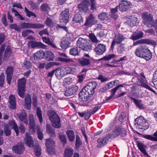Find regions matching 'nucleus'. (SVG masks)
<instances>
[{"mask_svg":"<svg viewBox=\"0 0 157 157\" xmlns=\"http://www.w3.org/2000/svg\"><path fill=\"white\" fill-rule=\"evenodd\" d=\"M135 125L137 128L143 131L147 129L149 127L148 122L141 116L135 120Z\"/></svg>","mask_w":157,"mask_h":157,"instance_id":"nucleus-3","label":"nucleus"},{"mask_svg":"<svg viewBox=\"0 0 157 157\" xmlns=\"http://www.w3.org/2000/svg\"><path fill=\"white\" fill-rule=\"evenodd\" d=\"M77 46L78 48L86 51L88 50V42L87 39L82 38H79L77 41Z\"/></svg>","mask_w":157,"mask_h":157,"instance_id":"nucleus-6","label":"nucleus"},{"mask_svg":"<svg viewBox=\"0 0 157 157\" xmlns=\"http://www.w3.org/2000/svg\"><path fill=\"white\" fill-rule=\"evenodd\" d=\"M97 22L98 20L92 14H90L89 16V26H91Z\"/></svg>","mask_w":157,"mask_h":157,"instance_id":"nucleus-40","label":"nucleus"},{"mask_svg":"<svg viewBox=\"0 0 157 157\" xmlns=\"http://www.w3.org/2000/svg\"><path fill=\"white\" fill-rule=\"evenodd\" d=\"M78 6L80 10L86 12L88 9V1L87 0H83L78 5Z\"/></svg>","mask_w":157,"mask_h":157,"instance_id":"nucleus-24","label":"nucleus"},{"mask_svg":"<svg viewBox=\"0 0 157 157\" xmlns=\"http://www.w3.org/2000/svg\"><path fill=\"white\" fill-rule=\"evenodd\" d=\"M66 75L69 74H73L76 71L75 68L72 67H67L63 68Z\"/></svg>","mask_w":157,"mask_h":157,"instance_id":"nucleus-39","label":"nucleus"},{"mask_svg":"<svg viewBox=\"0 0 157 157\" xmlns=\"http://www.w3.org/2000/svg\"><path fill=\"white\" fill-rule=\"evenodd\" d=\"M90 10L94 11L96 9V2L95 0H90Z\"/></svg>","mask_w":157,"mask_h":157,"instance_id":"nucleus-57","label":"nucleus"},{"mask_svg":"<svg viewBox=\"0 0 157 157\" xmlns=\"http://www.w3.org/2000/svg\"><path fill=\"white\" fill-rule=\"evenodd\" d=\"M70 45V43L68 41L67 38H63L60 43V46L63 49H65L69 47Z\"/></svg>","mask_w":157,"mask_h":157,"instance_id":"nucleus-33","label":"nucleus"},{"mask_svg":"<svg viewBox=\"0 0 157 157\" xmlns=\"http://www.w3.org/2000/svg\"><path fill=\"white\" fill-rule=\"evenodd\" d=\"M10 27L11 29H13L18 32H20L21 31V28L16 24H11L10 25Z\"/></svg>","mask_w":157,"mask_h":157,"instance_id":"nucleus-58","label":"nucleus"},{"mask_svg":"<svg viewBox=\"0 0 157 157\" xmlns=\"http://www.w3.org/2000/svg\"><path fill=\"white\" fill-rule=\"evenodd\" d=\"M135 104L140 109H143L144 108L143 105L141 103L140 101H138L135 98H132Z\"/></svg>","mask_w":157,"mask_h":157,"instance_id":"nucleus-51","label":"nucleus"},{"mask_svg":"<svg viewBox=\"0 0 157 157\" xmlns=\"http://www.w3.org/2000/svg\"><path fill=\"white\" fill-rule=\"evenodd\" d=\"M59 60L61 62H64L67 63L72 62L74 61L72 59H67L61 57L59 58Z\"/></svg>","mask_w":157,"mask_h":157,"instance_id":"nucleus-63","label":"nucleus"},{"mask_svg":"<svg viewBox=\"0 0 157 157\" xmlns=\"http://www.w3.org/2000/svg\"><path fill=\"white\" fill-rule=\"evenodd\" d=\"M11 51L10 47L9 46H7L5 51L4 57L5 58L9 57L11 53Z\"/></svg>","mask_w":157,"mask_h":157,"instance_id":"nucleus-53","label":"nucleus"},{"mask_svg":"<svg viewBox=\"0 0 157 157\" xmlns=\"http://www.w3.org/2000/svg\"><path fill=\"white\" fill-rule=\"evenodd\" d=\"M124 39V38L122 34L120 33L116 34L111 44L110 47L111 50H113L114 47L116 43L117 44H120Z\"/></svg>","mask_w":157,"mask_h":157,"instance_id":"nucleus-11","label":"nucleus"},{"mask_svg":"<svg viewBox=\"0 0 157 157\" xmlns=\"http://www.w3.org/2000/svg\"><path fill=\"white\" fill-rule=\"evenodd\" d=\"M154 43H155V42L154 41L148 39H144L139 40L134 42L133 45V46H135L137 45L144 44H154Z\"/></svg>","mask_w":157,"mask_h":157,"instance_id":"nucleus-20","label":"nucleus"},{"mask_svg":"<svg viewBox=\"0 0 157 157\" xmlns=\"http://www.w3.org/2000/svg\"><path fill=\"white\" fill-rule=\"evenodd\" d=\"M74 152L73 149L71 147H67L65 150L64 157H71Z\"/></svg>","mask_w":157,"mask_h":157,"instance_id":"nucleus-36","label":"nucleus"},{"mask_svg":"<svg viewBox=\"0 0 157 157\" xmlns=\"http://www.w3.org/2000/svg\"><path fill=\"white\" fill-rule=\"evenodd\" d=\"M126 130L125 128L121 127H117L111 136L113 138H115L119 135L123 136L126 135Z\"/></svg>","mask_w":157,"mask_h":157,"instance_id":"nucleus-10","label":"nucleus"},{"mask_svg":"<svg viewBox=\"0 0 157 157\" xmlns=\"http://www.w3.org/2000/svg\"><path fill=\"white\" fill-rule=\"evenodd\" d=\"M55 141L51 138L46 140V145L47 151L49 153H51L54 150L55 146Z\"/></svg>","mask_w":157,"mask_h":157,"instance_id":"nucleus-13","label":"nucleus"},{"mask_svg":"<svg viewBox=\"0 0 157 157\" xmlns=\"http://www.w3.org/2000/svg\"><path fill=\"white\" fill-rule=\"evenodd\" d=\"M117 57L116 55L114 54H112L108 55V56H105L101 59H103L105 60H108L112 58H116Z\"/></svg>","mask_w":157,"mask_h":157,"instance_id":"nucleus-54","label":"nucleus"},{"mask_svg":"<svg viewBox=\"0 0 157 157\" xmlns=\"http://www.w3.org/2000/svg\"><path fill=\"white\" fill-rule=\"evenodd\" d=\"M9 101L10 107L12 109H15L16 108V100L15 96L11 94L9 97Z\"/></svg>","mask_w":157,"mask_h":157,"instance_id":"nucleus-30","label":"nucleus"},{"mask_svg":"<svg viewBox=\"0 0 157 157\" xmlns=\"http://www.w3.org/2000/svg\"><path fill=\"white\" fill-rule=\"evenodd\" d=\"M46 131L48 133L51 134L52 136H55L54 129L52 128L51 125L49 124H47L46 125Z\"/></svg>","mask_w":157,"mask_h":157,"instance_id":"nucleus-45","label":"nucleus"},{"mask_svg":"<svg viewBox=\"0 0 157 157\" xmlns=\"http://www.w3.org/2000/svg\"><path fill=\"white\" fill-rule=\"evenodd\" d=\"M69 10L67 9L61 13L59 16L61 23L62 22L63 24H66L68 22L69 17Z\"/></svg>","mask_w":157,"mask_h":157,"instance_id":"nucleus-9","label":"nucleus"},{"mask_svg":"<svg viewBox=\"0 0 157 157\" xmlns=\"http://www.w3.org/2000/svg\"><path fill=\"white\" fill-rule=\"evenodd\" d=\"M137 19L136 17H132L131 18L129 19V20L127 21L128 24L131 26H133L136 24V22L138 23Z\"/></svg>","mask_w":157,"mask_h":157,"instance_id":"nucleus-48","label":"nucleus"},{"mask_svg":"<svg viewBox=\"0 0 157 157\" xmlns=\"http://www.w3.org/2000/svg\"><path fill=\"white\" fill-rule=\"evenodd\" d=\"M88 86H85L79 94V99L81 101L86 102L88 100Z\"/></svg>","mask_w":157,"mask_h":157,"instance_id":"nucleus-8","label":"nucleus"},{"mask_svg":"<svg viewBox=\"0 0 157 157\" xmlns=\"http://www.w3.org/2000/svg\"><path fill=\"white\" fill-rule=\"evenodd\" d=\"M55 75L56 77L59 79H61L63 76L66 75L63 68L61 69H58L56 71Z\"/></svg>","mask_w":157,"mask_h":157,"instance_id":"nucleus-35","label":"nucleus"},{"mask_svg":"<svg viewBox=\"0 0 157 157\" xmlns=\"http://www.w3.org/2000/svg\"><path fill=\"white\" fill-rule=\"evenodd\" d=\"M29 119L30 121L29 125L30 130L31 132L34 133L35 131V124L34 115L32 114H29Z\"/></svg>","mask_w":157,"mask_h":157,"instance_id":"nucleus-17","label":"nucleus"},{"mask_svg":"<svg viewBox=\"0 0 157 157\" xmlns=\"http://www.w3.org/2000/svg\"><path fill=\"white\" fill-rule=\"evenodd\" d=\"M96 54L99 55L102 54L106 50L105 46L102 44H99L95 48Z\"/></svg>","mask_w":157,"mask_h":157,"instance_id":"nucleus-23","label":"nucleus"},{"mask_svg":"<svg viewBox=\"0 0 157 157\" xmlns=\"http://www.w3.org/2000/svg\"><path fill=\"white\" fill-rule=\"evenodd\" d=\"M46 131L48 133L51 134L52 136H55L54 129L52 128L51 125L49 124H47L46 125Z\"/></svg>","mask_w":157,"mask_h":157,"instance_id":"nucleus-46","label":"nucleus"},{"mask_svg":"<svg viewBox=\"0 0 157 157\" xmlns=\"http://www.w3.org/2000/svg\"><path fill=\"white\" fill-rule=\"evenodd\" d=\"M69 52L71 55L74 56L78 55L79 53L78 48L76 47L71 48Z\"/></svg>","mask_w":157,"mask_h":157,"instance_id":"nucleus-49","label":"nucleus"},{"mask_svg":"<svg viewBox=\"0 0 157 157\" xmlns=\"http://www.w3.org/2000/svg\"><path fill=\"white\" fill-rule=\"evenodd\" d=\"M79 63L82 66L87 65L88 64V59L84 57L78 59Z\"/></svg>","mask_w":157,"mask_h":157,"instance_id":"nucleus-43","label":"nucleus"},{"mask_svg":"<svg viewBox=\"0 0 157 157\" xmlns=\"http://www.w3.org/2000/svg\"><path fill=\"white\" fill-rule=\"evenodd\" d=\"M112 138V136H110L109 135H107L105 137L102 139L99 138L97 140L98 144L97 147H101L104 146L108 143L109 141V138Z\"/></svg>","mask_w":157,"mask_h":157,"instance_id":"nucleus-16","label":"nucleus"},{"mask_svg":"<svg viewBox=\"0 0 157 157\" xmlns=\"http://www.w3.org/2000/svg\"><path fill=\"white\" fill-rule=\"evenodd\" d=\"M13 151L17 154H21L24 150L23 145L21 144H18L16 145L13 146Z\"/></svg>","mask_w":157,"mask_h":157,"instance_id":"nucleus-21","label":"nucleus"},{"mask_svg":"<svg viewBox=\"0 0 157 157\" xmlns=\"http://www.w3.org/2000/svg\"><path fill=\"white\" fill-rule=\"evenodd\" d=\"M59 139L63 145H64L67 143V141L65 136L63 134L59 135Z\"/></svg>","mask_w":157,"mask_h":157,"instance_id":"nucleus-55","label":"nucleus"},{"mask_svg":"<svg viewBox=\"0 0 157 157\" xmlns=\"http://www.w3.org/2000/svg\"><path fill=\"white\" fill-rule=\"evenodd\" d=\"M122 85H119L114 88L111 90V94L114 96L115 95V93L117 90H118L120 87H123Z\"/></svg>","mask_w":157,"mask_h":157,"instance_id":"nucleus-59","label":"nucleus"},{"mask_svg":"<svg viewBox=\"0 0 157 157\" xmlns=\"http://www.w3.org/2000/svg\"><path fill=\"white\" fill-rule=\"evenodd\" d=\"M144 33L141 31L134 32L132 35L130 39L133 40H136L143 37Z\"/></svg>","mask_w":157,"mask_h":157,"instance_id":"nucleus-25","label":"nucleus"},{"mask_svg":"<svg viewBox=\"0 0 157 157\" xmlns=\"http://www.w3.org/2000/svg\"><path fill=\"white\" fill-rule=\"evenodd\" d=\"M73 21L75 23L83 22V21L82 19L81 16L79 14H76L74 16Z\"/></svg>","mask_w":157,"mask_h":157,"instance_id":"nucleus-41","label":"nucleus"},{"mask_svg":"<svg viewBox=\"0 0 157 157\" xmlns=\"http://www.w3.org/2000/svg\"><path fill=\"white\" fill-rule=\"evenodd\" d=\"M19 120L23 121L26 125L28 124V121L27 117V115L25 112H21L19 115Z\"/></svg>","mask_w":157,"mask_h":157,"instance_id":"nucleus-34","label":"nucleus"},{"mask_svg":"<svg viewBox=\"0 0 157 157\" xmlns=\"http://www.w3.org/2000/svg\"><path fill=\"white\" fill-rule=\"evenodd\" d=\"M135 54L137 57L144 58L147 60H149L152 57L151 52L147 47L144 45L137 47L135 50Z\"/></svg>","mask_w":157,"mask_h":157,"instance_id":"nucleus-1","label":"nucleus"},{"mask_svg":"<svg viewBox=\"0 0 157 157\" xmlns=\"http://www.w3.org/2000/svg\"><path fill=\"white\" fill-rule=\"evenodd\" d=\"M143 23L146 26L151 27L157 21L154 20L153 15L147 12L143 13L142 14Z\"/></svg>","mask_w":157,"mask_h":157,"instance_id":"nucleus-4","label":"nucleus"},{"mask_svg":"<svg viewBox=\"0 0 157 157\" xmlns=\"http://www.w3.org/2000/svg\"><path fill=\"white\" fill-rule=\"evenodd\" d=\"M72 82V78L69 77L64 78L63 83L65 85H67L71 84Z\"/></svg>","mask_w":157,"mask_h":157,"instance_id":"nucleus-56","label":"nucleus"},{"mask_svg":"<svg viewBox=\"0 0 157 157\" xmlns=\"http://www.w3.org/2000/svg\"><path fill=\"white\" fill-rule=\"evenodd\" d=\"M25 108L27 109H30L31 107V99L30 95L28 94L25 98Z\"/></svg>","mask_w":157,"mask_h":157,"instance_id":"nucleus-29","label":"nucleus"},{"mask_svg":"<svg viewBox=\"0 0 157 157\" xmlns=\"http://www.w3.org/2000/svg\"><path fill=\"white\" fill-rule=\"evenodd\" d=\"M44 25L39 23H23L21 24V29L32 28L40 29L43 28Z\"/></svg>","mask_w":157,"mask_h":157,"instance_id":"nucleus-7","label":"nucleus"},{"mask_svg":"<svg viewBox=\"0 0 157 157\" xmlns=\"http://www.w3.org/2000/svg\"><path fill=\"white\" fill-rule=\"evenodd\" d=\"M5 76L3 73L0 74V86L2 87L4 82Z\"/></svg>","mask_w":157,"mask_h":157,"instance_id":"nucleus-62","label":"nucleus"},{"mask_svg":"<svg viewBox=\"0 0 157 157\" xmlns=\"http://www.w3.org/2000/svg\"><path fill=\"white\" fill-rule=\"evenodd\" d=\"M47 114L50 120L52 122L53 126L57 128L60 127V118L56 113L53 110H50L48 111Z\"/></svg>","mask_w":157,"mask_h":157,"instance_id":"nucleus-2","label":"nucleus"},{"mask_svg":"<svg viewBox=\"0 0 157 157\" xmlns=\"http://www.w3.org/2000/svg\"><path fill=\"white\" fill-rule=\"evenodd\" d=\"M154 43H155V42L154 41L148 39H144L139 40L134 42L133 45V46H135L137 45L144 44H154Z\"/></svg>","mask_w":157,"mask_h":157,"instance_id":"nucleus-19","label":"nucleus"},{"mask_svg":"<svg viewBox=\"0 0 157 157\" xmlns=\"http://www.w3.org/2000/svg\"><path fill=\"white\" fill-rule=\"evenodd\" d=\"M25 144L27 145L29 147H32L33 146V141L32 138V137L30 136L29 134L26 133V137L25 139Z\"/></svg>","mask_w":157,"mask_h":157,"instance_id":"nucleus-26","label":"nucleus"},{"mask_svg":"<svg viewBox=\"0 0 157 157\" xmlns=\"http://www.w3.org/2000/svg\"><path fill=\"white\" fill-rule=\"evenodd\" d=\"M34 33V32L32 30L28 29L23 31L22 33V35L24 37H25L27 35L29 34L30 33Z\"/></svg>","mask_w":157,"mask_h":157,"instance_id":"nucleus-61","label":"nucleus"},{"mask_svg":"<svg viewBox=\"0 0 157 157\" xmlns=\"http://www.w3.org/2000/svg\"><path fill=\"white\" fill-rule=\"evenodd\" d=\"M98 17L99 19L105 23L109 22L111 21L110 17L107 13H100L98 15Z\"/></svg>","mask_w":157,"mask_h":157,"instance_id":"nucleus-14","label":"nucleus"},{"mask_svg":"<svg viewBox=\"0 0 157 157\" xmlns=\"http://www.w3.org/2000/svg\"><path fill=\"white\" fill-rule=\"evenodd\" d=\"M138 84L139 86H142L149 90L157 95V93L155 92V91L151 88L147 84L145 83L144 78H139Z\"/></svg>","mask_w":157,"mask_h":157,"instance_id":"nucleus-22","label":"nucleus"},{"mask_svg":"<svg viewBox=\"0 0 157 157\" xmlns=\"http://www.w3.org/2000/svg\"><path fill=\"white\" fill-rule=\"evenodd\" d=\"M153 136L154 137L151 135H144L143 137L148 140L157 141V131L154 133Z\"/></svg>","mask_w":157,"mask_h":157,"instance_id":"nucleus-37","label":"nucleus"},{"mask_svg":"<svg viewBox=\"0 0 157 157\" xmlns=\"http://www.w3.org/2000/svg\"><path fill=\"white\" fill-rule=\"evenodd\" d=\"M23 64L24 67L27 69L31 67L32 64L29 60H26L24 61Z\"/></svg>","mask_w":157,"mask_h":157,"instance_id":"nucleus-60","label":"nucleus"},{"mask_svg":"<svg viewBox=\"0 0 157 157\" xmlns=\"http://www.w3.org/2000/svg\"><path fill=\"white\" fill-rule=\"evenodd\" d=\"M25 9L27 17H30L31 16H33L35 17H37L35 13L29 11L26 7L25 8Z\"/></svg>","mask_w":157,"mask_h":157,"instance_id":"nucleus-52","label":"nucleus"},{"mask_svg":"<svg viewBox=\"0 0 157 157\" xmlns=\"http://www.w3.org/2000/svg\"><path fill=\"white\" fill-rule=\"evenodd\" d=\"M78 87L77 86L74 85L65 91L64 94L66 96H70L74 94L78 91Z\"/></svg>","mask_w":157,"mask_h":157,"instance_id":"nucleus-15","label":"nucleus"},{"mask_svg":"<svg viewBox=\"0 0 157 157\" xmlns=\"http://www.w3.org/2000/svg\"><path fill=\"white\" fill-rule=\"evenodd\" d=\"M26 80L23 78L19 79L17 81V93L22 98L24 97L25 92Z\"/></svg>","mask_w":157,"mask_h":157,"instance_id":"nucleus-5","label":"nucleus"},{"mask_svg":"<svg viewBox=\"0 0 157 157\" xmlns=\"http://www.w3.org/2000/svg\"><path fill=\"white\" fill-rule=\"evenodd\" d=\"M44 58L46 59L49 61H52L54 58V54L50 51H46L44 52Z\"/></svg>","mask_w":157,"mask_h":157,"instance_id":"nucleus-32","label":"nucleus"},{"mask_svg":"<svg viewBox=\"0 0 157 157\" xmlns=\"http://www.w3.org/2000/svg\"><path fill=\"white\" fill-rule=\"evenodd\" d=\"M44 53L42 50H40L34 54V58L35 60H38L44 58Z\"/></svg>","mask_w":157,"mask_h":157,"instance_id":"nucleus-31","label":"nucleus"},{"mask_svg":"<svg viewBox=\"0 0 157 157\" xmlns=\"http://www.w3.org/2000/svg\"><path fill=\"white\" fill-rule=\"evenodd\" d=\"M124 44H121L117 48V52L118 54L122 53L124 51Z\"/></svg>","mask_w":157,"mask_h":157,"instance_id":"nucleus-50","label":"nucleus"},{"mask_svg":"<svg viewBox=\"0 0 157 157\" xmlns=\"http://www.w3.org/2000/svg\"><path fill=\"white\" fill-rule=\"evenodd\" d=\"M82 144V143L79 136L78 135H77L76 136V146L79 147Z\"/></svg>","mask_w":157,"mask_h":157,"instance_id":"nucleus-64","label":"nucleus"},{"mask_svg":"<svg viewBox=\"0 0 157 157\" xmlns=\"http://www.w3.org/2000/svg\"><path fill=\"white\" fill-rule=\"evenodd\" d=\"M131 2L128 0H121V3L118 6L120 11H126L129 8Z\"/></svg>","mask_w":157,"mask_h":157,"instance_id":"nucleus-12","label":"nucleus"},{"mask_svg":"<svg viewBox=\"0 0 157 157\" xmlns=\"http://www.w3.org/2000/svg\"><path fill=\"white\" fill-rule=\"evenodd\" d=\"M154 43H155V42L154 41L148 39H144L139 40L134 42L133 45V46H135L137 45L144 44H154Z\"/></svg>","mask_w":157,"mask_h":157,"instance_id":"nucleus-18","label":"nucleus"},{"mask_svg":"<svg viewBox=\"0 0 157 157\" xmlns=\"http://www.w3.org/2000/svg\"><path fill=\"white\" fill-rule=\"evenodd\" d=\"M97 85V83L95 81L89 82V87L90 89H92V90H91L90 94L89 93V95H93L94 93V90L96 88Z\"/></svg>","mask_w":157,"mask_h":157,"instance_id":"nucleus-38","label":"nucleus"},{"mask_svg":"<svg viewBox=\"0 0 157 157\" xmlns=\"http://www.w3.org/2000/svg\"><path fill=\"white\" fill-rule=\"evenodd\" d=\"M29 43L33 48L38 47L44 49L46 48V46L40 42H37L36 41H30Z\"/></svg>","mask_w":157,"mask_h":157,"instance_id":"nucleus-28","label":"nucleus"},{"mask_svg":"<svg viewBox=\"0 0 157 157\" xmlns=\"http://www.w3.org/2000/svg\"><path fill=\"white\" fill-rule=\"evenodd\" d=\"M42 112L40 108L39 107L37 108L36 109V115L40 123H42Z\"/></svg>","mask_w":157,"mask_h":157,"instance_id":"nucleus-47","label":"nucleus"},{"mask_svg":"<svg viewBox=\"0 0 157 157\" xmlns=\"http://www.w3.org/2000/svg\"><path fill=\"white\" fill-rule=\"evenodd\" d=\"M137 145L139 150L143 153L146 151L145 150L146 146L144 144L139 142H137Z\"/></svg>","mask_w":157,"mask_h":157,"instance_id":"nucleus-44","label":"nucleus"},{"mask_svg":"<svg viewBox=\"0 0 157 157\" xmlns=\"http://www.w3.org/2000/svg\"><path fill=\"white\" fill-rule=\"evenodd\" d=\"M66 133L69 140L70 141H73L75 139V135L73 131L71 130H68Z\"/></svg>","mask_w":157,"mask_h":157,"instance_id":"nucleus-42","label":"nucleus"},{"mask_svg":"<svg viewBox=\"0 0 157 157\" xmlns=\"http://www.w3.org/2000/svg\"><path fill=\"white\" fill-rule=\"evenodd\" d=\"M8 126L9 128H13L15 130V131L16 133L17 136H18L19 133V130L18 127L17 126V124L14 121H9L8 125H6Z\"/></svg>","mask_w":157,"mask_h":157,"instance_id":"nucleus-27","label":"nucleus"}]
</instances>
